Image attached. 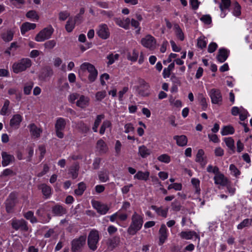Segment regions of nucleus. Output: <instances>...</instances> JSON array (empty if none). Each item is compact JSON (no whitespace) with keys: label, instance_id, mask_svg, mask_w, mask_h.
<instances>
[{"label":"nucleus","instance_id":"obj_20","mask_svg":"<svg viewBox=\"0 0 252 252\" xmlns=\"http://www.w3.org/2000/svg\"><path fill=\"white\" fill-rule=\"evenodd\" d=\"M204 154L203 150L199 149L196 156V161L199 163L202 166H204L207 163V158L204 156Z\"/></svg>","mask_w":252,"mask_h":252},{"label":"nucleus","instance_id":"obj_53","mask_svg":"<svg viewBox=\"0 0 252 252\" xmlns=\"http://www.w3.org/2000/svg\"><path fill=\"white\" fill-rule=\"evenodd\" d=\"M175 33L177 37L181 41L184 39V33L178 26H175Z\"/></svg>","mask_w":252,"mask_h":252},{"label":"nucleus","instance_id":"obj_62","mask_svg":"<svg viewBox=\"0 0 252 252\" xmlns=\"http://www.w3.org/2000/svg\"><path fill=\"white\" fill-rule=\"evenodd\" d=\"M56 44V42L54 40H51L46 42L44 43V47L47 49H52Z\"/></svg>","mask_w":252,"mask_h":252},{"label":"nucleus","instance_id":"obj_37","mask_svg":"<svg viewBox=\"0 0 252 252\" xmlns=\"http://www.w3.org/2000/svg\"><path fill=\"white\" fill-rule=\"evenodd\" d=\"M10 105V101L6 99L5 100L3 105L0 111V114L1 115H6L10 113V110L9 109Z\"/></svg>","mask_w":252,"mask_h":252},{"label":"nucleus","instance_id":"obj_32","mask_svg":"<svg viewBox=\"0 0 252 252\" xmlns=\"http://www.w3.org/2000/svg\"><path fill=\"white\" fill-rule=\"evenodd\" d=\"M76 17H70L65 25V29L67 32H71L75 27Z\"/></svg>","mask_w":252,"mask_h":252},{"label":"nucleus","instance_id":"obj_5","mask_svg":"<svg viewBox=\"0 0 252 252\" xmlns=\"http://www.w3.org/2000/svg\"><path fill=\"white\" fill-rule=\"evenodd\" d=\"M140 42L143 46L148 49L149 50H154L156 48L157 40L151 35L148 34L143 37Z\"/></svg>","mask_w":252,"mask_h":252},{"label":"nucleus","instance_id":"obj_38","mask_svg":"<svg viewBox=\"0 0 252 252\" xmlns=\"http://www.w3.org/2000/svg\"><path fill=\"white\" fill-rule=\"evenodd\" d=\"M104 118V115H99L96 117V118L94 121V126H93V130L94 132H97V128L100 125L102 120H103Z\"/></svg>","mask_w":252,"mask_h":252},{"label":"nucleus","instance_id":"obj_46","mask_svg":"<svg viewBox=\"0 0 252 252\" xmlns=\"http://www.w3.org/2000/svg\"><path fill=\"white\" fill-rule=\"evenodd\" d=\"M252 224V220L246 219L244 220L240 223L237 225L238 229H242L243 228L251 225Z\"/></svg>","mask_w":252,"mask_h":252},{"label":"nucleus","instance_id":"obj_8","mask_svg":"<svg viewBox=\"0 0 252 252\" xmlns=\"http://www.w3.org/2000/svg\"><path fill=\"white\" fill-rule=\"evenodd\" d=\"M23 120L22 115L16 114L13 115L9 121V126L12 130H17L21 126V124Z\"/></svg>","mask_w":252,"mask_h":252},{"label":"nucleus","instance_id":"obj_1","mask_svg":"<svg viewBox=\"0 0 252 252\" xmlns=\"http://www.w3.org/2000/svg\"><path fill=\"white\" fill-rule=\"evenodd\" d=\"M86 72L89 73L88 80L90 82H94L96 79L98 74L97 71L94 66L87 62L81 64L78 69V75L82 80H85Z\"/></svg>","mask_w":252,"mask_h":252},{"label":"nucleus","instance_id":"obj_36","mask_svg":"<svg viewBox=\"0 0 252 252\" xmlns=\"http://www.w3.org/2000/svg\"><path fill=\"white\" fill-rule=\"evenodd\" d=\"M197 99L202 106V109L205 110L207 107V102L205 96L202 93L198 94Z\"/></svg>","mask_w":252,"mask_h":252},{"label":"nucleus","instance_id":"obj_60","mask_svg":"<svg viewBox=\"0 0 252 252\" xmlns=\"http://www.w3.org/2000/svg\"><path fill=\"white\" fill-rule=\"evenodd\" d=\"M32 87L33 84L32 83L27 84L24 88V94L27 95L30 94Z\"/></svg>","mask_w":252,"mask_h":252},{"label":"nucleus","instance_id":"obj_48","mask_svg":"<svg viewBox=\"0 0 252 252\" xmlns=\"http://www.w3.org/2000/svg\"><path fill=\"white\" fill-rule=\"evenodd\" d=\"M111 126V123L108 120H105L103 122L102 125L100 127L99 130V133L101 135L103 134L107 128L110 127Z\"/></svg>","mask_w":252,"mask_h":252},{"label":"nucleus","instance_id":"obj_49","mask_svg":"<svg viewBox=\"0 0 252 252\" xmlns=\"http://www.w3.org/2000/svg\"><path fill=\"white\" fill-rule=\"evenodd\" d=\"M86 189V185L83 182H81L78 184V189H75V193L78 195H82Z\"/></svg>","mask_w":252,"mask_h":252},{"label":"nucleus","instance_id":"obj_47","mask_svg":"<svg viewBox=\"0 0 252 252\" xmlns=\"http://www.w3.org/2000/svg\"><path fill=\"white\" fill-rule=\"evenodd\" d=\"M191 183L195 188V192L199 194L200 192V181L197 178H193L191 179Z\"/></svg>","mask_w":252,"mask_h":252},{"label":"nucleus","instance_id":"obj_21","mask_svg":"<svg viewBox=\"0 0 252 252\" xmlns=\"http://www.w3.org/2000/svg\"><path fill=\"white\" fill-rule=\"evenodd\" d=\"M151 208L156 212L158 216L164 218L167 217L168 212V208L167 207L164 208L162 206L157 207V206L153 205L151 206Z\"/></svg>","mask_w":252,"mask_h":252},{"label":"nucleus","instance_id":"obj_13","mask_svg":"<svg viewBox=\"0 0 252 252\" xmlns=\"http://www.w3.org/2000/svg\"><path fill=\"white\" fill-rule=\"evenodd\" d=\"M159 245H163L168 236V229L164 224L161 225L159 231Z\"/></svg>","mask_w":252,"mask_h":252},{"label":"nucleus","instance_id":"obj_7","mask_svg":"<svg viewBox=\"0 0 252 252\" xmlns=\"http://www.w3.org/2000/svg\"><path fill=\"white\" fill-rule=\"evenodd\" d=\"M98 240V232L95 230H92L90 232L88 238V244L90 249L93 251L95 250Z\"/></svg>","mask_w":252,"mask_h":252},{"label":"nucleus","instance_id":"obj_19","mask_svg":"<svg viewBox=\"0 0 252 252\" xmlns=\"http://www.w3.org/2000/svg\"><path fill=\"white\" fill-rule=\"evenodd\" d=\"M229 54V51L225 48H220L219 50L217 59L220 63L224 62L227 59Z\"/></svg>","mask_w":252,"mask_h":252},{"label":"nucleus","instance_id":"obj_11","mask_svg":"<svg viewBox=\"0 0 252 252\" xmlns=\"http://www.w3.org/2000/svg\"><path fill=\"white\" fill-rule=\"evenodd\" d=\"M209 95L211 98L212 103L219 104L222 101V95L220 91L216 89H212L210 90Z\"/></svg>","mask_w":252,"mask_h":252},{"label":"nucleus","instance_id":"obj_4","mask_svg":"<svg viewBox=\"0 0 252 252\" xmlns=\"http://www.w3.org/2000/svg\"><path fill=\"white\" fill-rule=\"evenodd\" d=\"M54 30L53 27L50 25L43 29L35 36L34 39L37 42H43L46 39L50 38Z\"/></svg>","mask_w":252,"mask_h":252},{"label":"nucleus","instance_id":"obj_57","mask_svg":"<svg viewBox=\"0 0 252 252\" xmlns=\"http://www.w3.org/2000/svg\"><path fill=\"white\" fill-rule=\"evenodd\" d=\"M98 177L101 182H106L109 179L108 174L103 171L99 173Z\"/></svg>","mask_w":252,"mask_h":252},{"label":"nucleus","instance_id":"obj_31","mask_svg":"<svg viewBox=\"0 0 252 252\" xmlns=\"http://www.w3.org/2000/svg\"><path fill=\"white\" fill-rule=\"evenodd\" d=\"M207 43L208 39L204 35H201L197 39V47L201 49L205 48Z\"/></svg>","mask_w":252,"mask_h":252},{"label":"nucleus","instance_id":"obj_43","mask_svg":"<svg viewBox=\"0 0 252 252\" xmlns=\"http://www.w3.org/2000/svg\"><path fill=\"white\" fill-rule=\"evenodd\" d=\"M97 148L102 152H106L107 150V145L105 142L101 140H99L96 144Z\"/></svg>","mask_w":252,"mask_h":252},{"label":"nucleus","instance_id":"obj_15","mask_svg":"<svg viewBox=\"0 0 252 252\" xmlns=\"http://www.w3.org/2000/svg\"><path fill=\"white\" fill-rule=\"evenodd\" d=\"M230 4V0H221V2L220 4V8L221 11L220 16L221 18H223L225 17Z\"/></svg>","mask_w":252,"mask_h":252},{"label":"nucleus","instance_id":"obj_64","mask_svg":"<svg viewBox=\"0 0 252 252\" xmlns=\"http://www.w3.org/2000/svg\"><path fill=\"white\" fill-rule=\"evenodd\" d=\"M248 112L243 107H241V111L239 114L240 119L244 121L248 117Z\"/></svg>","mask_w":252,"mask_h":252},{"label":"nucleus","instance_id":"obj_51","mask_svg":"<svg viewBox=\"0 0 252 252\" xmlns=\"http://www.w3.org/2000/svg\"><path fill=\"white\" fill-rule=\"evenodd\" d=\"M168 189L170 190L171 189H174L177 191L181 190L182 189V185L181 183H173L170 184L167 188Z\"/></svg>","mask_w":252,"mask_h":252},{"label":"nucleus","instance_id":"obj_59","mask_svg":"<svg viewBox=\"0 0 252 252\" xmlns=\"http://www.w3.org/2000/svg\"><path fill=\"white\" fill-rule=\"evenodd\" d=\"M229 169L231 171V174L235 177H237L240 174V172L234 164H231L230 165Z\"/></svg>","mask_w":252,"mask_h":252},{"label":"nucleus","instance_id":"obj_18","mask_svg":"<svg viewBox=\"0 0 252 252\" xmlns=\"http://www.w3.org/2000/svg\"><path fill=\"white\" fill-rule=\"evenodd\" d=\"M114 21L117 25L125 30H127L129 28L130 20L128 18H116Z\"/></svg>","mask_w":252,"mask_h":252},{"label":"nucleus","instance_id":"obj_52","mask_svg":"<svg viewBox=\"0 0 252 252\" xmlns=\"http://www.w3.org/2000/svg\"><path fill=\"white\" fill-rule=\"evenodd\" d=\"M25 217L30 220L32 223H34L36 222L35 218L33 216V213L32 211H29L25 214Z\"/></svg>","mask_w":252,"mask_h":252},{"label":"nucleus","instance_id":"obj_35","mask_svg":"<svg viewBox=\"0 0 252 252\" xmlns=\"http://www.w3.org/2000/svg\"><path fill=\"white\" fill-rule=\"evenodd\" d=\"M26 16L32 21H37L39 19L37 12L35 10H30L26 13Z\"/></svg>","mask_w":252,"mask_h":252},{"label":"nucleus","instance_id":"obj_54","mask_svg":"<svg viewBox=\"0 0 252 252\" xmlns=\"http://www.w3.org/2000/svg\"><path fill=\"white\" fill-rule=\"evenodd\" d=\"M118 221H124L127 218V215L126 213H122L120 211L117 212Z\"/></svg>","mask_w":252,"mask_h":252},{"label":"nucleus","instance_id":"obj_10","mask_svg":"<svg viewBox=\"0 0 252 252\" xmlns=\"http://www.w3.org/2000/svg\"><path fill=\"white\" fill-rule=\"evenodd\" d=\"M65 125L66 123L64 119L60 118L57 119L55 125V129L57 136L60 138L63 137L64 134L63 131L65 128Z\"/></svg>","mask_w":252,"mask_h":252},{"label":"nucleus","instance_id":"obj_24","mask_svg":"<svg viewBox=\"0 0 252 252\" xmlns=\"http://www.w3.org/2000/svg\"><path fill=\"white\" fill-rule=\"evenodd\" d=\"M12 226L16 230L19 229H27L26 222L24 220H13Z\"/></svg>","mask_w":252,"mask_h":252},{"label":"nucleus","instance_id":"obj_6","mask_svg":"<svg viewBox=\"0 0 252 252\" xmlns=\"http://www.w3.org/2000/svg\"><path fill=\"white\" fill-rule=\"evenodd\" d=\"M138 85L135 86L136 91L142 96H146L149 94L150 86L144 79L139 78L137 80Z\"/></svg>","mask_w":252,"mask_h":252},{"label":"nucleus","instance_id":"obj_16","mask_svg":"<svg viewBox=\"0 0 252 252\" xmlns=\"http://www.w3.org/2000/svg\"><path fill=\"white\" fill-rule=\"evenodd\" d=\"M179 235L180 237L183 239L190 240L193 239V237H195L198 240V241H200L199 236L194 231H182L179 234Z\"/></svg>","mask_w":252,"mask_h":252},{"label":"nucleus","instance_id":"obj_45","mask_svg":"<svg viewBox=\"0 0 252 252\" xmlns=\"http://www.w3.org/2000/svg\"><path fill=\"white\" fill-rule=\"evenodd\" d=\"M119 57V55L118 54H114L113 53L109 54L107 59L108 60L107 62L108 65H111L113 64L115 61L118 60Z\"/></svg>","mask_w":252,"mask_h":252},{"label":"nucleus","instance_id":"obj_50","mask_svg":"<svg viewBox=\"0 0 252 252\" xmlns=\"http://www.w3.org/2000/svg\"><path fill=\"white\" fill-rule=\"evenodd\" d=\"M122 148V145L121 142L119 140H116L115 146H114V149H115V155L117 156H118L120 155L121 152V149Z\"/></svg>","mask_w":252,"mask_h":252},{"label":"nucleus","instance_id":"obj_12","mask_svg":"<svg viewBox=\"0 0 252 252\" xmlns=\"http://www.w3.org/2000/svg\"><path fill=\"white\" fill-rule=\"evenodd\" d=\"M97 35L103 39H107L110 36V32L107 25L102 24L98 26L96 30Z\"/></svg>","mask_w":252,"mask_h":252},{"label":"nucleus","instance_id":"obj_2","mask_svg":"<svg viewBox=\"0 0 252 252\" xmlns=\"http://www.w3.org/2000/svg\"><path fill=\"white\" fill-rule=\"evenodd\" d=\"M143 223V216L134 212L131 217V222L127 229L128 233L131 235H135L141 228Z\"/></svg>","mask_w":252,"mask_h":252},{"label":"nucleus","instance_id":"obj_61","mask_svg":"<svg viewBox=\"0 0 252 252\" xmlns=\"http://www.w3.org/2000/svg\"><path fill=\"white\" fill-rule=\"evenodd\" d=\"M207 172L209 173H213L215 175L219 173V169L217 166H213L212 165H209L207 168Z\"/></svg>","mask_w":252,"mask_h":252},{"label":"nucleus","instance_id":"obj_9","mask_svg":"<svg viewBox=\"0 0 252 252\" xmlns=\"http://www.w3.org/2000/svg\"><path fill=\"white\" fill-rule=\"evenodd\" d=\"M86 241V236H81L78 238L73 239L71 243L72 251L74 252L79 251L85 244Z\"/></svg>","mask_w":252,"mask_h":252},{"label":"nucleus","instance_id":"obj_22","mask_svg":"<svg viewBox=\"0 0 252 252\" xmlns=\"http://www.w3.org/2000/svg\"><path fill=\"white\" fill-rule=\"evenodd\" d=\"M90 98L89 97L81 95H79L78 99L77 100L76 103V105L81 108H86L89 105Z\"/></svg>","mask_w":252,"mask_h":252},{"label":"nucleus","instance_id":"obj_40","mask_svg":"<svg viewBox=\"0 0 252 252\" xmlns=\"http://www.w3.org/2000/svg\"><path fill=\"white\" fill-rule=\"evenodd\" d=\"M234 132L233 127L230 126H224L221 130V134L222 135L232 134Z\"/></svg>","mask_w":252,"mask_h":252},{"label":"nucleus","instance_id":"obj_42","mask_svg":"<svg viewBox=\"0 0 252 252\" xmlns=\"http://www.w3.org/2000/svg\"><path fill=\"white\" fill-rule=\"evenodd\" d=\"M79 170V166L75 164L72 166L69 170V174H71L72 179H76L78 176V171Z\"/></svg>","mask_w":252,"mask_h":252},{"label":"nucleus","instance_id":"obj_3","mask_svg":"<svg viewBox=\"0 0 252 252\" xmlns=\"http://www.w3.org/2000/svg\"><path fill=\"white\" fill-rule=\"evenodd\" d=\"M31 65L32 62L31 60L28 58H24L14 63L12 66V69L14 73H19L26 70Z\"/></svg>","mask_w":252,"mask_h":252},{"label":"nucleus","instance_id":"obj_25","mask_svg":"<svg viewBox=\"0 0 252 252\" xmlns=\"http://www.w3.org/2000/svg\"><path fill=\"white\" fill-rule=\"evenodd\" d=\"M215 183L217 185H220L222 186L226 185L227 183V179L220 172L215 175L214 177Z\"/></svg>","mask_w":252,"mask_h":252},{"label":"nucleus","instance_id":"obj_26","mask_svg":"<svg viewBox=\"0 0 252 252\" xmlns=\"http://www.w3.org/2000/svg\"><path fill=\"white\" fill-rule=\"evenodd\" d=\"M173 139L176 140V143L179 146L183 147L187 144L188 138L184 135L174 136Z\"/></svg>","mask_w":252,"mask_h":252},{"label":"nucleus","instance_id":"obj_58","mask_svg":"<svg viewBox=\"0 0 252 252\" xmlns=\"http://www.w3.org/2000/svg\"><path fill=\"white\" fill-rule=\"evenodd\" d=\"M124 132L126 133L133 132L134 130L133 125L131 123L126 124L124 126Z\"/></svg>","mask_w":252,"mask_h":252},{"label":"nucleus","instance_id":"obj_30","mask_svg":"<svg viewBox=\"0 0 252 252\" xmlns=\"http://www.w3.org/2000/svg\"><path fill=\"white\" fill-rule=\"evenodd\" d=\"M150 172L149 171L143 172L139 171L134 176V178L139 180L147 181L149 178Z\"/></svg>","mask_w":252,"mask_h":252},{"label":"nucleus","instance_id":"obj_44","mask_svg":"<svg viewBox=\"0 0 252 252\" xmlns=\"http://www.w3.org/2000/svg\"><path fill=\"white\" fill-rule=\"evenodd\" d=\"M53 212L56 215L61 216L65 213V209L60 205H56L53 208Z\"/></svg>","mask_w":252,"mask_h":252},{"label":"nucleus","instance_id":"obj_17","mask_svg":"<svg viewBox=\"0 0 252 252\" xmlns=\"http://www.w3.org/2000/svg\"><path fill=\"white\" fill-rule=\"evenodd\" d=\"M2 166L5 167L9 165L14 160V157L13 155H10L7 152H2L1 153Z\"/></svg>","mask_w":252,"mask_h":252},{"label":"nucleus","instance_id":"obj_41","mask_svg":"<svg viewBox=\"0 0 252 252\" xmlns=\"http://www.w3.org/2000/svg\"><path fill=\"white\" fill-rule=\"evenodd\" d=\"M157 159L159 161L166 164H168L171 161L170 156L166 154H163L159 156Z\"/></svg>","mask_w":252,"mask_h":252},{"label":"nucleus","instance_id":"obj_14","mask_svg":"<svg viewBox=\"0 0 252 252\" xmlns=\"http://www.w3.org/2000/svg\"><path fill=\"white\" fill-rule=\"evenodd\" d=\"M93 206L101 215L106 214L109 210V207L106 204H102L97 201L93 202Z\"/></svg>","mask_w":252,"mask_h":252},{"label":"nucleus","instance_id":"obj_27","mask_svg":"<svg viewBox=\"0 0 252 252\" xmlns=\"http://www.w3.org/2000/svg\"><path fill=\"white\" fill-rule=\"evenodd\" d=\"M231 12L235 17H239L241 14V7L236 1L233 2L231 5Z\"/></svg>","mask_w":252,"mask_h":252},{"label":"nucleus","instance_id":"obj_23","mask_svg":"<svg viewBox=\"0 0 252 252\" xmlns=\"http://www.w3.org/2000/svg\"><path fill=\"white\" fill-rule=\"evenodd\" d=\"M36 27V25L34 23L25 22L22 24L20 28L21 34L24 35L28 31L34 30Z\"/></svg>","mask_w":252,"mask_h":252},{"label":"nucleus","instance_id":"obj_55","mask_svg":"<svg viewBox=\"0 0 252 252\" xmlns=\"http://www.w3.org/2000/svg\"><path fill=\"white\" fill-rule=\"evenodd\" d=\"M106 95V92L105 91H101L98 92L95 94L96 99L98 101H101L105 98Z\"/></svg>","mask_w":252,"mask_h":252},{"label":"nucleus","instance_id":"obj_28","mask_svg":"<svg viewBox=\"0 0 252 252\" xmlns=\"http://www.w3.org/2000/svg\"><path fill=\"white\" fill-rule=\"evenodd\" d=\"M138 154L143 158H146L151 155V150L144 145H142L138 148Z\"/></svg>","mask_w":252,"mask_h":252},{"label":"nucleus","instance_id":"obj_34","mask_svg":"<svg viewBox=\"0 0 252 252\" xmlns=\"http://www.w3.org/2000/svg\"><path fill=\"white\" fill-rule=\"evenodd\" d=\"M138 51L136 49H134L131 52L128 53L127 55V59L131 62H135L138 59Z\"/></svg>","mask_w":252,"mask_h":252},{"label":"nucleus","instance_id":"obj_33","mask_svg":"<svg viewBox=\"0 0 252 252\" xmlns=\"http://www.w3.org/2000/svg\"><path fill=\"white\" fill-rule=\"evenodd\" d=\"M30 131L32 136L38 137L41 132V130L38 128L34 124H32L29 126Z\"/></svg>","mask_w":252,"mask_h":252},{"label":"nucleus","instance_id":"obj_56","mask_svg":"<svg viewBox=\"0 0 252 252\" xmlns=\"http://www.w3.org/2000/svg\"><path fill=\"white\" fill-rule=\"evenodd\" d=\"M131 26L134 27L135 29H137V30L136 31V32L137 34H139L140 33V27H139V21L134 19H132L131 21Z\"/></svg>","mask_w":252,"mask_h":252},{"label":"nucleus","instance_id":"obj_29","mask_svg":"<svg viewBox=\"0 0 252 252\" xmlns=\"http://www.w3.org/2000/svg\"><path fill=\"white\" fill-rule=\"evenodd\" d=\"M39 189L42 190L43 195L46 198H48L50 196L52 189L49 186L45 184H42L39 186Z\"/></svg>","mask_w":252,"mask_h":252},{"label":"nucleus","instance_id":"obj_63","mask_svg":"<svg viewBox=\"0 0 252 252\" xmlns=\"http://www.w3.org/2000/svg\"><path fill=\"white\" fill-rule=\"evenodd\" d=\"M224 142L228 147L230 149H233L234 147V141L231 137L225 138Z\"/></svg>","mask_w":252,"mask_h":252},{"label":"nucleus","instance_id":"obj_39","mask_svg":"<svg viewBox=\"0 0 252 252\" xmlns=\"http://www.w3.org/2000/svg\"><path fill=\"white\" fill-rule=\"evenodd\" d=\"M13 34L14 32L11 30H9L2 34V38L4 41L9 42L12 40Z\"/></svg>","mask_w":252,"mask_h":252}]
</instances>
